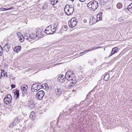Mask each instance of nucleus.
Wrapping results in <instances>:
<instances>
[{
  "label": "nucleus",
  "instance_id": "a211bd4d",
  "mask_svg": "<svg viewBox=\"0 0 132 132\" xmlns=\"http://www.w3.org/2000/svg\"><path fill=\"white\" fill-rule=\"evenodd\" d=\"M21 49V47L20 46H16L14 48V51L15 52L18 53L20 51V50Z\"/></svg>",
  "mask_w": 132,
  "mask_h": 132
},
{
  "label": "nucleus",
  "instance_id": "2eb2a0df",
  "mask_svg": "<svg viewBox=\"0 0 132 132\" xmlns=\"http://www.w3.org/2000/svg\"><path fill=\"white\" fill-rule=\"evenodd\" d=\"M10 48V46L9 45L6 44L3 47V51L7 52L9 51Z\"/></svg>",
  "mask_w": 132,
  "mask_h": 132
},
{
  "label": "nucleus",
  "instance_id": "c756f323",
  "mask_svg": "<svg viewBox=\"0 0 132 132\" xmlns=\"http://www.w3.org/2000/svg\"><path fill=\"white\" fill-rule=\"evenodd\" d=\"M132 8V3L130 4L127 7V9L128 10L129 9Z\"/></svg>",
  "mask_w": 132,
  "mask_h": 132
},
{
  "label": "nucleus",
  "instance_id": "aec40b11",
  "mask_svg": "<svg viewBox=\"0 0 132 132\" xmlns=\"http://www.w3.org/2000/svg\"><path fill=\"white\" fill-rule=\"evenodd\" d=\"M58 0H50V3L53 5H55L57 2Z\"/></svg>",
  "mask_w": 132,
  "mask_h": 132
},
{
  "label": "nucleus",
  "instance_id": "393cba45",
  "mask_svg": "<svg viewBox=\"0 0 132 132\" xmlns=\"http://www.w3.org/2000/svg\"><path fill=\"white\" fill-rule=\"evenodd\" d=\"M19 90H17L16 91V93L15 95H16V98H18L19 96Z\"/></svg>",
  "mask_w": 132,
  "mask_h": 132
},
{
  "label": "nucleus",
  "instance_id": "dca6fc26",
  "mask_svg": "<svg viewBox=\"0 0 132 132\" xmlns=\"http://www.w3.org/2000/svg\"><path fill=\"white\" fill-rule=\"evenodd\" d=\"M96 19L94 17H90L89 22V25H92L93 24L95 23H96Z\"/></svg>",
  "mask_w": 132,
  "mask_h": 132
},
{
  "label": "nucleus",
  "instance_id": "ea45409f",
  "mask_svg": "<svg viewBox=\"0 0 132 132\" xmlns=\"http://www.w3.org/2000/svg\"><path fill=\"white\" fill-rule=\"evenodd\" d=\"M80 1L82 2H84L86 0H79Z\"/></svg>",
  "mask_w": 132,
  "mask_h": 132
},
{
  "label": "nucleus",
  "instance_id": "f8f14e48",
  "mask_svg": "<svg viewBox=\"0 0 132 132\" xmlns=\"http://www.w3.org/2000/svg\"><path fill=\"white\" fill-rule=\"evenodd\" d=\"M20 88L22 93H24L27 92L28 87L27 85L24 84L22 85Z\"/></svg>",
  "mask_w": 132,
  "mask_h": 132
},
{
  "label": "nucleus",
  "instance_id": "4be33fe9",
  "mask_svg": "<svg viewBox=\"0 0 132 132\" xmlns=\"http://www.w3.org/2000/svg\"><path fill=\"white\" fill-rule=\"evenodd\" d=\"M117 8L120 9L122 7V4L121 3L119 2L117 5Z\"/></svg>",
  "mask_w": 132,
  "mask_h": 132
},
{
  "label": "nucleus",
  "instance_id": "a19ab883",
  "mask_svg": "<svg viewBox=\"0 0 132 132\" xmlns=\"http://www.w3.org/2000/svg\"><path fill=\"white\" fill-rule=\"evenodd\" d=\"M64 27L65 28V29H67V26H64Z\"/></svg>",
  "mask_w": 132,
  "mask_h": 132
},
{
  "label": "nucleus",
  "instance_id": "58836bf2",
  "mask_svg": "<svg viewBox=\"0 0 132 132\" xmlns=\"http://www.w3.org/2000/svg\"><path fill=\"white\" fill-rule=\"evenodd\" d=\"M87 22V20L86 19H84V20H83V22L84 23H86Z\"/></svg>",
  "mask_w": 132,
  "mask_h": 132
},
{
  "label": "nucleus",
  "instance_id": "e433bc0d",
  "mask_svg": "<svg viewBox=\"0 0 132 132\" xmlns=\"http://www.w3.org/2000/svg\"><path fill=\"white\" fill-rule=\"evenodd\" d=\"M122 17H120L118 19V21L120 22L122 20Z\"/></svg>",
  "mask_w": 132,
  "mask_h": 132
},
{
  "label": "nucleus",
  "instance_id": "a878e982",
  "mask_svg": "<svg viewBox=\"0 0 132 132\" xmlns=\"http://www.w3.org/2000/svg\"><path fill=\"white\" fill-rule=\"evenodd\" d=\"M96 17H97V20L96 21V22H97L98 21L97 20H98V21H99V20H101L102 19V18L101 17V16H99V15H97Z\"/></svg>",
  "mask_w": 132,
  "mask_h": 132
},
{
  "label": "nucleus",
  "instance_id": "b1692460",
  "mask_svg": "<svg viewBox=\"0 0 132 132\" xmlns=\"http://www.w3.org/2000/svg\"><path fill=\"white\" fill-rule=\"evenodd\" d=\"M76 83H75V84H74L72 82H71L70 85L68 86V88H70L71 87H73V86L75 85Z\"/></svg>",
  "mask_w": 132,
  "mask_h": 132
},
{
  "label": "nucleus",
  "instance_id": "1a4fd4ad",
  "mask_svg": "<svg viewBox=\"0 0 132 132\" xmlns=\"http://www.w3.org/2000/svg\"><path fill=\"white\" fill-rule=\"evenodd\" d=\"M12 100L11 96L10 94H8L5 97L4 99V103L6 104L10 103Z\"/></svg>",
  "mask_w": 132,
  "mask_h": 132
},
{
  "label": "nucleus",
  "instance_id": "4c0bfd02",
  "mask_svg": "<svg viewBox=\"0 0 132 132\" xmlns=\"http://www.w3.org/2000/svg\"><path fill=\"white\" fill-rule=\"evenodd\" d=\"M102 14V12H100V13H99L98 14H97V15H99V16H101Z\"/></svg>",
  "mask_w": 132,
  "mask_h": 132
},
{
  "label": "nucleus",
  "instance_id": "c85d7f7f",
  "mask_svg": "<svg viewBox=\"0 0 132 132\" xmlns=\"http://www.w3.org/2000/svg\"><path fill=\"white\" fill-rule=\"evenodd\" d=\"M34 114L35 113L33 112H31L30 115V118H32L34 116Z\"/></svg>",
  "mask_w": 132,
  "mask_h": 132
},
{
  "label": "nucleus",
  "instance_id": "6e6552de",
  "mask_svg": "<svg viewBox=\"0 0 132 132\" xmlns=\"http://www.w3.org/2000/svg\"><path fill=\"white\" fill-rule=\"evenodd\" d=\"M45 95V93L43 90L38 91L36 96V98L38 100H40L42 99Z\"/></svg>",
  "mask_w": 132,
  "mask_h": 132
},
{
  "label": "nucleus",
  "instance_id": "9b49d317",
  "mask_svg": "<svg viewBox=\"0 0 132 132\" xmlns=\"http://www.w3.org/2000/svg\"><path fill=\"white\" fill-rule=\"evenodd\" d=\"M66 79L65 76L61 75L58 77L57 80L58 82L62 83L65 81Z\"/></svg>",
  "mask_w": 132,
  "mask_h": 132
},
{
  "label": "nucleus",
  "instance_id": "37998d69",
  "mask_svg": "<svg viewBox=\"0 0 132 132\" xmlns=\"http://www.w3.org/2000/svg\"><path fill=\"white\" fill-rule=\"evenodd\" d=\"M89 93H88V95H89Z\"/></svg>",
  "mask_w": 132,
  "mask_h": 132
},
{
  "label": "nucleus",
  "instance_id": "cd10ccee",
  "mask_svg": "<svg viewBox=\"0 0 132 132\" xmlns=\"http://www.w3.org/2000/svg\"><path fill=\"white\" fill-rule=\"evenodd\" d=\"M7 73L5 71H3L2 72L1 75L3 76H5L6 75Z\"/></svg>",
  "mask_w": 132,
  "mask_h": 132
},
{
  "label": "nucleus",
  "instance_id": "0eeeda50",
  "mask_svg": "<svg viewBox=\"0 0 132 132\" xmlns=\"http://www.w3.org/2000/svg\"><path fill=\"white\" fill-rule=\"evenodd\" d=\"M77 23V21L75 18H74L70 20L68 22L69 26L71 28L74 27Z\"/></svg>",
  "mask_w": 132,
  "mask_h": 132
},
{
  "label": "nucleus",
  "instance_id": "9d476101",
  "mask_svg": "<svg viewBox=\"0 0 132 132\" xmlns=\"http://www.w3.org/2000/svg\"><path fill=\"white\" fill-rule=\"evenodd\" d=\"M24 38L29 42L31 41L32 40L35 39L36 38L35 37L33 36L32 35H30L28 34H26L24 35Z\"/></svg>",
  "mask_w": 132,
  "mask_h": 132
},
{
  "label": "nucleus",
  "instance_id": "7c9ffc66",
  "mask_svg": "<svg viewBox=\"0 0 132 132\" xmlns=\"http://www.w3.org/2000/svg\"><path fill=\"white\" fill-rule=\"evenodd\" d=\"M7 9L4 8L3 7H1L0 8V11H5L6 10H7Z\"/></svg>",
  "mask_w": 132,
  "mask_h": 132
},
{
  "label": "nucleus",
  "instance_id": "f704fd0d",
  "mask_svg": "<svg viewBox=\"0 0 132 132\" xmlns=\"http://www.w3.org/2000/svg\"><path fill=\"white\" fill-rule=\"evenodd\" d=\"M11 87L12 88H14L15 87V84H12L11 85Z\"/></svg>",
  "mask_w": 132,
  "mask_h": 132
},
{
  "label": "nucleus",
  "instance_id": "2f4dec72",
  "mask_svg": "<svg viewBox=\"0 0 132 132\" xmlns=\"http://www.w3.org/2000/svg\"><path fill=\"white\" fill-rule=\"evenodd\" d=\"M14 125V123L13 122L10 124V125L9 127L10 128H13V127Z\"/></svg>",
  "mask_w": 132,
  "mask_h": 132
},
{
  "label": "nucleus",
  "instance_id": "39448f33",
  "mask_svg": "<svg viewBox=\"0 0 132 132\" xmlns=\"http://www.w3.org/2000/svg\"><path fill=\"white\" fill-rule=\"evenodd\" d=\"M27 105L31 109H34L35 107V103L32 98H30L27 103Z\"/></svg>",
  "mask_w": 132,
  "mask_h": 132
},
{
  "label": "nucleus",
  "instance_id": "412c9836",
  "mask_svg": "<svg viewBox=\"0 0 132 132\" xmlns=\"http://www.w3.org/2000/svg\"><path fill=\"white\" fill-rule=\"evenodd\" d=\"M109 74H107L105 76L104 78V79L106 81L108 80L109 79Z\"/></svg>",
  "mask_w": 132,
  "mask_h": 132
},
{
  "label": "nucleus",
  "instance_id": "f257e3e1",
  "mask_svg": "<svg viewBox=\"0 0 132 132\" xmlns=\"http://www.w3.org/2000/svg\"><path fill=\"white\" fill-rule=\"evenodd\" d=\"M65 77L67 80L72 81L73 84L76 83V79L74 74L71 73L70 71H68L65 75Z\"/></svg>",
  "mask_w": 132,
  "mask_h": 132
},
{
  "label": "nucleus",
  "instance_id": "bb28decb",
  "mask_svg": "<svg viewBox=\"0 0 132 132\" xmlns=\"http://www.w3.org/2000/svg\"><path fill=\"white\" fill-rule=\"evenodd\" d=\"M47 7V4H44L42 7V9L43 10H45Z\"/></svg>",
  "mask_w": 132,
  "mask_h": 132
},
{
  "label": "nucleus",
  "instance_id": "473e14b6",
  "mask_svg": "<svg viewBox=\"0 0 132 132\" xmlns=\"http://www.w3.org/2000/svg\"><path fill=\"white\" fill-rule=\"evenodd\" d=\"M88 50H85L84 51L82 52H80V53H79V54L80 55H81L84 53H85L86 52H88Z\"/></svg>",
  "mask_w": 132,
  "mask_h": 132
},
{
  "label": "nucleus",
  "instance_id": "72a5a7b5",
  "mask_svg": "<svg viewBox=\"0 0 132 132\" xmlns=\"http://www.w3.org/2000/svg\"><path fill=\"white\" fill-rule=\"evenodd\" d=\"M14 9V7H12L10 8L7 9V10H12L13 9Z\"/></svg>",
  "mask_w": 132,
  "mask_h": 132
},
{
  "label": "nucleus",
  "instance_id": "f3484780",
  "mask_svg": "<svg viewBox=\"0 0 132 132\" xmlns=\"http://www.w3.org/2000/svg\"><path fill=\"white\" fill-rule=\"evenodd\" d=\"M18 36L20 42H23L24 41V39L25 38L24 37H23V35L20 33H19L18 34Z\"/></svg>",
  "mask_w": 132,
  "mask_h": 132
},
{
  "label": "nucleus",
  "instance_id": "f03ea898",
  "mask_svg": "<svg viewBox=\"0 0 132 132\" xmlns=\"http://www.w3.org/2000/svg\"><path fill=\"white\" fill-rule=\"evenodd\" d=\"M74 7L72 5H67L64 7V10L65 14L68 15L71 14L74 11Z\"/></svg>",
  "mask_w": 132,
  "mask_h": 132
},
{
  "label": "nucleus",
  "instance_id": "7ed1b4c3",
  "mask_svg": "<svg viewBox=\"0 0 132 132\" xmlns=\"http://www.w3.org/2000/svg\"><path fill=\"white\" fill-rule=\"evenodd\" d=\"M98 3L97 2L95 1H93L88 3L87 4V6L90 10L94 11L96 10L98 7Z\"/></svg>",
  "mask_w": 132,
  "mask_h": 132
},
{
  "label": "nucleus",
  "instance_id": "79ce46f5",
  "mask_svg": "<svg viewBox=\"0 0 132 132\" xmlns=\"http://www.w3.org/2000/svg\"><path fill=\"white\" fill-rule=\"evenodd\" d=\"M47 85V84H46L44 85V86L45 87H46V86Z\"/></svg>",
  "mask_w": 132,
  "mask_h": 132
},
{
  "label": "nucleus",
  "instance_id": "6ab92c4d",
  "mask_svg": "<svg viewBox=\"0 0 132 132\" xmlns=\"http://www.w3.org/2000/svg\"><path fill=\"white\" fill-rule=\"evenodd\" d=\"M42 32L41 31H38L36 35H35V36L36 38H35V39H36V38L37 37V38H39V37H40L41 35V34Z\"/></svg>",
  "mask_w": 132,
  "mask_h": 132
},
{
  "label": "nucleus",
  "instance_id": "5701e85b",
  "mask_svg": "<svg viewBox=\"0 0 132 132\" xmlns=\"http://www.w3.org/2000/svg\"><path fill=\"white\" fill-rule=\"evenodd\" d=\"M101 48V46L98 47H93L87 50L89 52V51H91L92 50L97 49Z\"/></svg>",
  "mask_w": 132,
  "mask_h": 132
},
{
  "label": "nucleus",
  "instance_id": "423d86ee",
  "mask_svg": "<svg viewBox=\"0 0 132 132\" xmlns=\"http://www.w3.org/2000/svg\"><path fill=\"white\" fill-rule=\"evenodd\" d=\"M40 84L39 83H35L31 87V90L33 92H37L40 89L42 86H40Z\"/></svg>",
  "mask_w": 132,
  "mask_h": 132
},
{
  "label": "nucleus",
  "instance_id": "c9c22d12",
  "mask_svg": "<svg viewBox=\"0 0 132 132\" xmlns=\"http://www.w3.org/2000/svg\"><path fill=\"white\" fill-rule=\"evenodd\" d=\"M128 10L130 12L132 13V8L129 9Z\"/></svg>",
  "mask_w": 132,
  "mask_h": 132
},
{
  "label": "nucleus",
  "instance_id": "ddd939ff",
  "mask_svg": "<svg viewBox=\"0 0 132 132\" xmlns=\"http://www.w3.org/2000/svg\"><path fill=\"white\" fill-rule=\"evenodd\" d=\"M55 92L56 95H60L62 93V90L60 87H56L55 89Z\"/></svg>",
  "mask_w": 132,
  "mask_h": 132
},
{
  "label": "nucleus",
  "instance_id": "20e7f679",
  "mask_svg": "<svg viewBox=\"0 0 132 132\" xmlns=\"http://www.w3.org/2000/svg\"><path fill=\"white\" fill-rule=\"evenodd\" d=\"M56 30V28L54 26L52 27L51 25H50L46 28L45 32L48 35L52 34L55 32Z\"/></svg>",
  "mask_w": 132,
  "mask_h": 132
},
{
  "label": "nucleus",
  "instance_id": "4468645a",
  "mask_svg": "<svg viewBox=\"0 0 132 132\" xmlns=\"http://www.w3.org/2000/svg\"><path fill=\"white\" fill-rule=\"evenodd\" d=\"M118 48L117 47H115L113 48L112 49L110 55L109 56V57H111L113 54L117 53L118 51Z\"/></svg>",
  "mask_w": 132,
  "mask_h": 132
}]
</instances>
